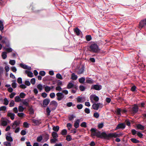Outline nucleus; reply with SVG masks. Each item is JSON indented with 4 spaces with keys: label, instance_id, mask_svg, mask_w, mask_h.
<instances>
[{
    "label": "nucleus",
    "instance_id": "1",
    "mask_svg": "<svg viewBox=\"0 0 146 146\" xmlns=\"http://www.w3.org/2000/svg\"><path fill=\"white\" fill-rule=\"evenodd\" d=\"M91 132V136L92 137L96 136L98 138L106 139V133L105 132L101 133L100 131L94 128H92L90 130Z\"/></svg>",
    "mask_w": 146,
    "mask_h": 146
},
{
    "label": "nucleus",
    "instance_id": "2",
    "mask_svg": "<svg viewBox=\"0 0 146 146\" xmlns=\"http://www.w3.org/2000/svg\"><path fill=\"white\" fill-rule=\"evenodd\" d=\"M89 50L92 53H98L100 50V49L98 45L95 43L92 44L89 46Z\"/></svg>",
    "mask_w": 146,
    "mask_h": 146
},
{
    "label": "nucleus",
    "instance_id": "3",
    "mask_svg": "<svg viewBox=\"0 0 146 146\" xmlns=\"http://www.w3.org/2000/svg\"><path fill=\"white\" fill-rule=\"evenodd\" d=\"M122 133H118L116 132L110 133L107 134L106 136V139L109 140L110 139L121 137L123 135Z\"/></svg>",
    "mask_w": 146,
    "mask_h": 146
},
{
    "label": "nucleus",
    "instance_id": "4",
    "mask_svg": "<svg viewBox=\"0 0 146 146\" xmlns=\"http://www.w3.org/2000/svg\"><path fill=\"white\" fill-rule=\"evenodd\" d=\"M138 109L139 108L138 106L136 104H134L133 107L129 108L128 110L131 113L135 114L137 112Z\"/></svg>",
    "mask_w": 146,
    "mask_h": 146
},
{
    "label": "nucleus",
    "instance_id": "5",
    "mask_svg": "<svg viewBox=\"0 0 146 146\" xmlns=\"http://www.w3.org/2000/svg\"><path fill=\"white\" fill-rule=\"evenodd\" d=\"M103 106L102 104L100 103H97V104H94L92 105L93 108L96 110H98L99 108H102Z\"/></svg>",
    "mask_w": 146,
    "mask_h": 146
},
{
    "label": "nucleus",
    "instance_id": "6",
    "mask_svg": "<svg viewBox=\"0 0 146 146\" xmlns=\"http://www.w3.org/2000/svg\"><path fill=\"white\" fill-rule=\"evenodd\" d=\"M139 28L140 29L144 27L146 29V19L140 22L139 23Z\"/></svg>",
    "mask_w": 146,
    "mask_h": 146
},
{
    "label": "nucleus",
    "instance_id": "7",
    "mask_svg": "<svg viewBox=\"0 0 146 146\" xmlns=\"http://www.w3.org/2000/svg\"><path fill=\"white\" fill-rule=\"evenodd\" d=\"M101 89V86L98 84L93 85L91 87V89H94L97 90H100Z\"/></svg>",
    "mask_w": 146,
    "mask_h": 146
},
{
    "label": "nucleus",
    "instance_id": "8",
    "mask_svg": "<svg viewBox=\"0 0 146 146\" xmlns=\"http://www.w3.org/2000/svg\"><path fill=\"white\" fill-rule=\"evenodd\" d=\"M125 127V124L124 123H120L118 124L115 129V130H117L120 129H124Z\"/></svg>",
    "mask_w": 146,
    "mask_h": 146
},
{
    "label": "nucleus",
    "instance_id": "9",
    "mask_svg": "<svg viewBox=\"0 0 146 146\" xmlns=\"http://www.w3.org/2000/svg\"><path fill=\"white\" fill-rule=\"evenodd\" d=\"M56 95L57 96V99L58 101L61 100L64 97V95L62 93L58 92L56 94Z\"/></svg>",
    "mask_w": 146,
    "mask_h": 146
},
{
    "label": "nucleus",
    "instance_id": "10",
    "mask_svg": "<svg viewBox=\"0 0 146 146\" xmlns=\"http://www.w3.org/2000/svg\"><path fill=\"white\" fill-rule=\"evenodd\" d=\"M52 105L54 106V107L52 108V110H54L56 109L57 106L58 104L56 101L53 100L50 102V106Z\"/></svg>",
    "mask_w": 146,
    "mask_h": 146
},
{
    "label": "nucleus",
    "instance_id": "11",
    "mask_svg": "<svg viewBox=\"0 0 146 146\" xmlns=\"http://www.w3.org/2000/svg\"><path fill=\"white\" fill-rule=\"evenodd\" d=\"M50 102V100L47 98L44 99L43 101V106L46 107Z\"/></svg>",
    "mask_w": 146,
    "mask_h": 146
},
{
    "label": "nucleus",
    "instance_id": "12",
    "mask_svg": "<svg viewBox=\"0 0 146 146\" xmlns=\"http://www.w3.org/2000/svg\"><path fill=\"white\" fill-rule=\"evenodd\" d=\"M20 66L21 67L24 69H28L29 70H30L31 69V68L30 66H28L23 64H20Z\"/></svg>",
    "mask_w": 146,
    "mask_h": 146
},
{
    "label": "nucleus",
    "instance_id": "13",
    "mask_svg": "<svg viewBox=\"0 0 146 146\" xmlns=\"http://www.w3.org/2000/svg\"><path fill=\"white\" fill-rule=\"evenodd\" d=\"M25 73L27 74V75L28 76L30 77L31 78L33 77V73L30 71L26 70L25 71Z\"/></svg>",
    "mask_w": 146,
    "mask_h": 146
},
{
    "label": "nucleus",
    "instance_id": "14",
    "mask_svg": "<svg viewBox=\"0 0 146 146\" xmlns=\"http://www.w3.org/2000/svg\"><path fill=\"white\" fill-rule=\"evenodd\" d=\"M15 114L14 113H11L8 112L7 114V116L10 117L11 119L12 120H13L14 118V116Z\"/></svg>",
    "mask_w": 146,
    "mask_h": 146
},
{
    "label": "nucleus",
    "instance_id": "15",
    "mask_svg": "<svg viewBox=\"0 0 146 146\" xmlns=\"http://www.w3.org/2000/svg\"><path fill=\"white\" fill-rule=\"evenodd\" d=\"M90 98L91 100H92V99H93L96 102L98 101L99 100L98 97L96 96H91Z\"/></svg>",
    "mask_w": 146,
    "mask_h": 146
},
{
    "label": "nucleus",
    "instance_id": "16",
    "mask_svg": "<svg viewBox=\"0 0 146 146\" xmlns=\"http://www.w3.org/2000/svg\"><path fill=\"white\" fill-rule=\"evenodd\" d=\"M80 122L79 119H78L75 122L74 126L75 128H77L79 127V123Z\"/></svg>",
    "mask_w": 146,
    "mask_h": 146
},
{
    "label": "nucleus",
    "instance_id": "17",
    "mask_svg": "<svg viewBox=\"0 0 146 146\" xmlns=\"http://www.w3.org/2000/svg\"><path fill=\"white\" fill-rule=\"evenodd\" d=\"M78 78V76L76 75L74 73H72L71 74V79L73 80H76Z\"/></svg>",
    "mask_w": 146,
    "mask_h": 146
},
{
    "label": "nucleus",
    "instance_id": "18",
    "mask_svg": "<svg viewBox=\"0 0 146 146\" xmlns=\"http://www.w3.org/2000/svg\"><path fill=\"white\" fill-rule=\"evenodd\" d=\"M28 110L30 114L33 115L34 113V110L32 106L29 107Z\"/></svg>",
    "mask_w": 146,
    "mask_h": 146
},
{
    "label": "nucleus",
    "instance_id": "19",
    "mask_svg": "<svg viewBox=\"0 0 146 146\" xmlns=\"http://www.w3.org/2000/svg\"><path fill=\"white\" fill-rule=\"evenodd\" d=\"M74 32L76 33L77 36L80 35V30L78 28H76L74 29Z\"/></svg>",
    "mask_w": 146,
    "mask_h": 146
},
{
    "label": "nucleus",
    "instance_id": "20",
    "mask_svg": "<svg viewBox=\"0 0 146 146\" xmlns=\"http://www.w3.org/2000/svg\"><path fill=\"white\" fill-rule=\"evenodd\" d=\"M84 69L83 67H81L79 69V70L77 72V74H82L84 72Z\"/></svg>",
    "mask_w": 146,
    "mask_h": 146
},
{
    "label": "nucleus",
    "instance_id": "21",
    "mask_svg": "<svg viewBox=\"0 0 146 146\" xmlns=\"http://www.w3.org/2000/svg\"><path fill=\"white\" fill-rule=\"evenodd\" d=\"M6 139L8 141H7L12 142L13 141V139L11 137L6 135Z\"/></svg>",
    "mask_w": 146,
    "mask_h": 146
},
{
    "label": "nucleus",
    "instance_id": "22",
    "mask_svg": "<svg viewBox=\"0 0 146 146\" xmlns=\"http://www.w3.org/2000/svg\"><path fill=\"white\" fill-rule=\"evenodd\" d=\"M130 140L133 143H139L140 141L139 140H137L135 138H131L130 139Z\"/></svg>",
    "mask_w": 146,
    "mask_h": 146
},
{
    "label": "nucleus",
    "instance_id": "23",
    "mask_svg": "<svg viewBox=\"0 0 146 146\" xmlns=\"http://www.w3.org/2000/svg\"><path fill=\"white\" fill-rule=\"evenodd\" d=\"M32 122L35 125H38L40 123L39 120H35V119L33 120Z\"/></svg>",
    "mask_w": 146,
    "mask_h": 146
},
{
    "label": "nucleus",
    "instance_id": "24",
    "mask_svg": "<svg viewBox=\"0 0 146 146\" xmlns=\"http://www.w3.org/2000/svg\"><path fill=\"white\" fill-rule=\"evenodd\" d=\"M21 98L19 96H17L15 98V101L16 102H19L21 101Z\"/></svg>",
    "mask_w": 146,
    "mask_h": 146
},
{
    "label": "nucleus",
    "instance_id": "25",
    "mask_svg": "<svg viewBox=\"0 0 146 146\" xmlns=\"http://www.w3.org/2000/svg\"><path fill=\"white\" fill-rule=\"evenodd\" d=\"M86 82L89 84H92L93 83V80L90 78H86Z\"/></svg>",
    "mask_w": 146,
    "mask_h": 146
},
{
    "label": "nucleus",
    "instance_id": "26",
    "mask_svg": "<svg viewBox=\"0 0 146 146\" xmlns=\"http://www.w3.org/2000/svg\"><path fill=\"white\" fill-rule=\"evenodd\" d=\"M1 56L3 59H5L7 57V52H3L2 53Z\"/></svg>",
    "mask_w": 146,
    "mask_h": 146
},
{
    "label": "nucleus",
    "instance_id": "27",
    "mask_svg": "<svg viewBox=\"0 0 146 146\" xmlns=\"http://www.w3.org/2000/svg\"><path fill=\"white\" fill-rule=\"evenodd\" d=\"M74 86V84L70 82L67 85V88L68 89H70L72 88Z\"/></svg>",
    "mask_w": 146,
    "mask_h": 146
},
{
    "label": "nucleus",
    "instance_id": "28",
    "mask_svg": "<svg viewBox=\"0 0 146 146\" xmlns=\"http://www.w3.org/2000/svg\"><path fill=\"white\" fill-rule=\"evenodd\" d=\"M137 127L138 129H139L141 130H143L144 129V126L140 124H138L137 125Z\"/></svg>",
    "mask_w": 146,
    "mask_h": 146
},
{
    "label": "nucleus",
    "instance_id": "29",
    "mask_svg": "<svg viewBox=\"0 0 146 146\" xmlns=\"http://www.w3.org/2000/svg\"><path fill=\"white\" fill-rule=\"evenodd\" d=\"M52 135L53 138H57L58 137V135L56 132L53 131L52 133Z\"/></svg>",
    "mask_w": 146,
    "mask_h": 146
},
{
    "label": "nucleus",
    "instance_id": "30",
    "mask_svg": "<svg viewBox=\"0 0 146 146\" xmlns=\"http://www.w3.org/2000/svg\"><path fill=\"white\" fill-rule=\"evenodd\" d=\"M61 134L63 135H66L67 134V131L66 129H63L60 133Z\"/></svg>",
    "mask_w": 146,
    "mask_h": 146
},
{
    "label": "nucleus",
    "instance_id": "31",
    "mask_svg": "<svg viewBox=\"0 0 146 146\" xmlns=\"http://www.w3.org/2000/svg\"><path fill=\"white\" fill-rule=\"evenodd\" d=\"M86 38L87 41H89L92 39L91 36L90 35H87L86 36Z\"/></svg>",
    "mask_w": 146,
    "mask_h": 146
},
{
    "label": "nucleus",
    "instance_id": "32",
    "mask_svg": "<svg viewBox=\"0 0 146 146\" xmlns=\"http://www.w3.org/2000/svg\"><path fill=\"white\" fill-rule=\"evenodd\" d=\"M85 79L84 77H82L79 79V82L80 83H83L85 81Z\"/></svg>",
    "mask_w": 146,
    "mask_h": 146
},
{
    "label": "nucleus",
    "instance_id": "33",
    "mask_svg": "<svg viewBox=\"0 0 146 146\" xmlns=\"http://www.w3.org/2000/svg\"><path fill=\"white\" fill-rule=\"evenodd\" d=\"M59 129V127L58 126H54L53 127L52 129L53 131L56 132H57L58 131Z\"/></svg>",
    "mask_w": 146,
    "mask_h": 146
},
{
    "label": "nucleus",
    "instance_id": "34",
    "mask_svg": "<svg viewBox=\"0 0 146 146\" xmlns=\"http://www.w3.org/2000/svg\"><path fill=\"white\" fill-rule=\"evenodd\" d=\"M72 140L71 136L70 135H68L66 136V140L68 141H70Z\"/></svg>",
    "mask_w": 146,
    "mask_h": 146
},
{
    "label": "nucleus",
    "instance_id": "35",
    "mask_svg": "<svg viewBox=\"0 0 146 146\" xmlns=\"http://www.w3.org/2000/svg\"><path fill=\"white\" fill-rule=\"evenodd\" d=\"M50 90L51 88L48 86H46L45 87V91L46 92H48L50 91Z\"/></svg>",
    "mask_w": 146,
    "mask_h": 146
},
{
    "label": "nucleus",
    "instance_id": "36",
    "mask_svg": "<svg viewBox=\"0 0 146 146\" xmlns=\"http://www.w3.org/2000/svg\"><path fill=\"white\" fill-rule=\"evenodd\" d=\"M26 96V94L23 92H21L19 94L20 97L22 98H24Z\"/></svg>",
    "mask_w": 146,
    "mask_h": 146
},
{
    "label": "nucleus",
    "instance_id": "37",
    "mask_svg": "<svg viewBox=\"0 0 146 146\" xmlns=\"http://www.w3.org/2000/svg\"><path fill=\"white\" fill-rule=\"evenodd\" d=\"M24 108L22 106H19L18 107V110L19 112H23V111Z\"/></svg>",
    "mask_w": 146,
    "mask_h": 146
},
{
    "label": "nucleus",
    "instance_id": "38",
    "mask_svg": "<svg viewBox=\"0 0 146 146\" xmlns=\"http://www.w3.org/2000/svg\"><path fill=\"white\" fill-rule=\"evenodd\" d=\"M56 78L60 80H62L63 78L62 77L61 75L59 73H58L56 75Z\"/></svg>",
    "mask_w": 146,
    "mask_h": 146
},
{
    "label": "nucleus",
    "instance_id": "39",
    "mask_svg": "<svg viewBox=\"0 0 146 146\" xmlns=\"http://www.w3.org/2000/svg\"><path fill=\"white\" fill-rule=\"evenodd\" d=\"M4 145L6 146H11V143L9 141H5L3 143Z\"/></svg>",
    "mask_w": 146,
    "mask_h": 146
},
{
    "label": "nucleus",
    "instance_id": "40",
    "mask_svg": "<svg viewBox=\"0 0 146 146\" xmlns=\"http://www.w3.org/2000/svg\"><path fill=\"white\" fill-rule=\"evenodd\" d=\"M37 88L40 90V91H41L42 90V86L41 84H39L37 85Z\"/></svg>",
    "mask_w": 146,
    "mask_h": 146
},
{
    "label": "nucleus",
    "instance_id": "41",
    "mask_svg": "<svg viewBox=\"0 0 146 146\" xmlns=\"http://www.w3.org/2000/svg\"><path fill=\"white\" fill-rule=\"evenodd\" d=\"M6 110V107L5 106H2L0 107V111H5Z\"/></svg>",
    "mask_w": 146,
    "mask_h": 146
},
{
    "label": "nucleus",
    "instance_id": "42",
    "mask_svg": "<svg viewBox=\"0 0 146 146\" xmlns=\"http://www.w3.org/2000/svg\"><path fill=\"white\" fill-rule=\"evenodd\" d=\"M46 112L47 113V115H49L50 114L51 110H50L48 107H47L46 109Z\"/></svg>",
    "mask_w": 146,
    "mask_h": 146
},
{
    "label": "nucleus",
    "instance_id": "43",
    "mask_svg": "<svg viewBox=\"0 0 146 146\" xmlns=\"http://www.w3.org/2000/svg\"><path fill=\"white\" fill-rule=\"evenodd\" d=\"M79 89L81 91H83L85 90V88L83 86L80 85L79 86Z\"/></svg>",
    "mask_w": 146,
    "mask_h": 146
},
{
    "label": "nucleus",
    "instance_id": "44",
    "mask_svg": "<svg viewBox=\"0 0 146 146\" xmlns=\"http://www.w3.org/2000/svg\"><path fill=\"white\" fill-rule=\"evenodd\" d=\"M42 139V137L41 135H40L37 137L36 140L38 142H40Z\"/></svg>",
    "mask_w": 146,
    "mask_h": 146
},
{
    "label": "nucleus",
    "instance_id": "45",
    "mask_svg": "<svg viewBox=\"0 0 146 146\" xmlns=\"http://www.w3.org/2000/svg\"><path fill=\"white\" fill-rule=\"evenodd\" d=\"M4 102L3 104L5 105H7L9 103V101L6 98H5L4 99Z\"/></svg>",
    "mask_w": 146,
    "mask_h": 146
},
{
    "label": "nucleus",
    "instance_id": "46",
    "mask_svg": "<svg viewBox=\"0 0 146 146\" xmlns=\"http://www.w3.org/2000/svg\"><path fill=\"white\" fill-rule=\"evenodd\" d=\"M137 136L140 138H143V134L139 131H137Z\"/></svg>",
    "mask_w": 146,
    "mask_h": 146
},
{
    "label": "nucleus",
    "instance_id": "47",
    "mask_svg": "<svg viewBox=\"0 0 146 146\" xmlns=\"http://www.w3.org/2000/svg\"><path fill=\"white\" fill-rule=\"evenodd\" d=\"M80 126L83 127H87L86 123L85 122H83L80 124Z\"/></svg>",
    "mask_w": 146,
    "mask_h": 146
},
{
    "label": "nucleus",
    "instance_id": "48",
    "mask_svg": "<svg viewBox=\"0 0 146 146\" xmlns=\"http://www.w3.org/2000/svg\"><path fill=\"white\" fill-rule=\"evenodd\" d=\"M39 74L42 76H44L46 74V72L44 71H41L39 72Z\"/></svg>",
    "mask_w": 146,
    "mask_h": 146
},
{
    "label": "nucleus",
    "instance_id": "49",
    "mask_svg": "<svg viewBox=\"0 0 146 146\" xmlns=\"http://www.w3.org/2000/svg\"><path fill=\"white\" fill-rule=\"evenodd\" d=\"M31 7L32 10L34 12H36L39 11V10H36V8L35 7H33V6H31Z\"/></svg>",
    "mask_w": 146,
    "mask_h": 146
},
{
    "label": "nucleus",
    "instance_id": "50",
    "mask_svg": "<svg viewBox=\"0 0 146 146\" xmlns=\"http://www.w3.org/2000/svg\"><path fill=\"white\" fill-rule=\"evenodd\" d=\"M5 49L7 52H10L12 51V49L11 48H5Z\"/></svg>",
    "mask_w": 146,
    "mask_h": 146
},
{
    "label": "nucleus",
    "instance_id": "51",
    "mask_svg": "<svg viewBox=\"0 0 146 146\" xmlns=\"http://www.w3.org/2000/svg\"><path fill=\"white\" fill-rule=\"evenodd\" d=\"M23 126L25 128H28L29 127V124L27 122H24L23 123Z\"/></svg>",
    "mask_w": 146,
    "mask_h": 146
},
{
    "label": "nucleus",
    "instance_id": "52",
    "mask_svg": "<svg viewBox=\"0 0 146 146\" xmlns=\"http://www.w3.org/2000/svg\"><path fill=\"white\" fill-rule=\"evenodd\" d=\"M7 122L6 121L4 120L1 122V124L2 126H4L7 125Z\"/></svg>",
    "mask_w": 146,
    "mask_h": 146
},
{
    "label": "nucleus",
    "instance_id": "53",
    "mask_svg": "<svg viewBox=\"0 0 146 146\" xmlns=\"http://www.w3.org/2000/svg\"><path fill=\"white\" fill-rule=\"evenodd\" d=\"M57 139L55 138H53V139H51L50 140V141L51 143H54L57 141Z\"/></svg>",
    "mask_w": 146,
    "mask_h": 146
},
{
    "label": "nucleus",
    "instance_id": "54",
    "mask_svg": "<svg viewBox=\"0 0 146 146\" xmlns=\"http://www.w3.org/2000/svg\"><path fill=\"white\" fill-rule=\"evenodd\" d=\"M20 123V122L19 121H15L13 123V124H14L15 125H16V126H19Z\"/></svg>",
    "mask_w": 146,
    "mask_h": 146
},
{
    "label": "nucleus",
    "instance_id": "55",
    "mask_svg": "<svg viewBox=\"0 0 146 146\" xmlns=\"http://www.w3.org/2000/svg\"><path fill=\"white\" fill-rule=\"evenodd\" d=\"M93 116L95 118H98L99 117V114L97 112H96L94 113Z\"/></svg>",
    "mask_w": 146,
    "mask_h": 146
},
{
    "label": "nucleus",
    "instance_id": "56",
    "mask_svg": "<svg viewBox=\"0 0 146 146\" xmlns=\"http://www.w3.org/2000/svg\"><path fill=\"white\" fill-rule=\"evenodd\" d=\"M15 104V103L13 100H11L9 104V106L10 107L13 106Z\"/></svg>",
    "mask_w": 146,
    "mask_h": 146
},
{
    "label": "nucleus",
    "instance_id": "57",
    "mask_svg": "<svg viewBox=\"0 0 146 146\" xmlns=\"http://www.w3.org/2000/svg\"><path fill=\"white\" fill-rule=\"evenodd\" d=\"M104 126V123H99L98 124V127L99 129L102 128Z\"/></svg>",
    "mask_w": 146,
    "mask_h": 146
},
{
    "label": "nucleus",
    "instance_id": "58",
    "mask_svg": "<svg viewBox=\"0 0 146 146\" xmlns=\"http://www.w3.org/2000/svg\"><path fill=\"white\" fill-rule=\"evenodd\" d=\"M125 122L126 123L127 125L128 126H129L131 125V123L130 122L129 120L128 119H126L125 120Z\"/></svg>",
    "mask_w": 146,
    "mask_h": 146
},
{
    "label": "nucleus",
    "instance_id": "59",
    "mask_svg": "<svg viewBox=\"0 0 146 146\" xmlns=\"http://www.w3.org/2000/svg\"><path fill=\"white\" fill-rule=\"evenodd\" d=\"M9 63L12 65H14L15 63V61L14 60H10L9 61Z\"/></svg>",
    "mask_w": 146,
    "mask_h": 146
},
{
    "label": "nucleus",
    "instance_id": "60",
    "mask_svg": "<svg viewBox=\"0 0 146 146\" xmlns=\"http://www.w3.org/2000/svg\"><path fill=\"white\" fill-rule=\"evenodd\" d=\"M137 87L135 86H132L131 89V90L132 92H135L136 90Z\"/></svg>",
    "mask_w": 146,
    "mask_h": 146
},
{
    "label": "nucleus",
    "instance_id": "61",
    "mask_svg": "<svg viewBox=\"0 0 146 146\" xmlns=\"http://www.w3.org/2000/svg\"><path fill=\"white\" fill-rule=\"evenodd\" d=\"M84 111L87 114L89 113L90 112V110L89 108H86L84 110Z\"/></svg>",
    "mask_w": 146,
    "mask_h": 146
},
{
    "label": "nucleus",
    "instance_id": "62",
    "mask_svg": "<svg viewBox=\"0 0 146 146\" xmlns=\"http://www.w3.org/2000/svg\"><path fill=\"white\" fill-rule=\"evenodd\" d=\"M31 83L33 85L35 84V78H33L31 80Z\"/></svg>",
    "mask_w": 146,
    "mask_h": 146
},
{
    "label": "nucleus",
    "instance_id": "63",
    "mask_svg": "<svg viewBox=\"0 0 146 146\" xmlns=\"http://www.w3.org/2000/svg\"><path fill=\"white\" fill-rule=\"evenodd\" d=\"M25 114L23 113H18L17 115L18 116L20 117H24Z\"/></svg>",
    "mask_w": 146,
    "mask_h": 146
},
{
    "label": "nucleus",
    "instance_id": "64",
    "mask_svg": "<svg viewBox=\"0 0 146 146\" xmlns=\"http://www.w3.org/2000/svg\"><path fill=\"white\" fill-rule=\"evenodd\" d=\"M137 131L134 129H133L131 130V133L133 135H135L137 134Z\"/></svg>",
    "mask_w": 146,
    "mask_h": 146
}]
</instances>
